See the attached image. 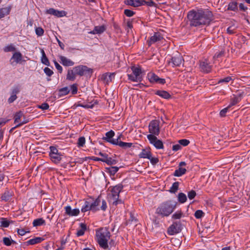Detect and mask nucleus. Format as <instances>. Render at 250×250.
I'll return each mask as SVG.
<instances>
[{
	"label": "nucleus",
	"mask_w": 250,
	"mask_h": 250,
	"mask_svg": "<svg viewBox=\"0 0 250 250\" xmlns=\"http://www.w3.org/2000/svg\"><path fill=\"white\" fill-rule=\"evenodd\" d=\"M190 26L202 27L208 26L213 20L212 12L208 9H198L197 10H191L187 15Z\"/></svg>",
	"instance_id": "obj_1"
},
{
	"label": "nucleus",
	"mask_w": 250,
	"mask_h": 250,
	"mask_svg": "<svg viewBox=\"0 0 250 250\" xmlns=\"http://www.w3.org/2000/svg\"><path fill=\"white\" fill-rule=\"evenodd\" d=\"M101 196L99 195L95 199L93 197L84 199L83 200L84 204L81 208V212L83 213L84 214L85 213L89 211H92V212H95L99 210L100 208L99 206H100V204L101 202Z\"/></svg>",
	"instance_id": "obj_2"
},
{
	"label": "nucleus",
	"mask_w": 250,
	"mask_h": 250,
	"mask_svg": "<svg viewBox=\"0 0 250 250\" xmlns=\"http://www.w3.org/2000/svg\"><path fill=\"white\" fill-rule=\"evenodd\" d=\"M177 203L172 200L162 203L156 209V213L161 217H167L174 211Z\"/></svg>",
	"instance_id": "obj_3"
},
{
	"label": "nucleus",
	"mask_w": 250,
	"mask_h": 250,
	"mask_svg": "<svg viewBox=\"0 0 250 250\" xmlns=\"http://www.w3.org/2000/svg\"><path fill=\"white\" fill-rule=\"evenodd\" d=\"M133 74H127L128 79L132 82H140L143 81L142 74L144 72L140 66L131 67Z\"/></svg>",
	"instance_id": "obj_4"
},
{
	"label": "nucleus",
	"mask_w": 250,
	"mask_h": 250,
	"mask_svg": "<svg viewBox=\"0 0 250 250\" xmlns=\"http://www.w3.org/2000/svg\"><path fill=\"white\" fill-rule=\"evenodd\" d=\"M74 71L77 75L80 76H85L90 78L93 73L92 69L88 67L86 65H79L73 68Z\"/></svg>",
	"instance_id": "obj_5"
},
{
	"label": "nucleus",
	"mask_w": 250,
	"mask_h": 250,
	"mask_svg": "<svg viewBox=\"0 0 250 250\" xmlns=\"http://www.w3.org/2000/svg\"><path fill=\"white\" fill-rule=\"evenodd\" d=\"M160 121L157 120H152L149 124V132L150 134L157 136L159 134L160 129L159 127Z\"/></svg>",
	"instance_id": "obj_6"
},
{
	"label": "nucleus",
	"mask_w": 250,
	"mask_h": 250,
	"mask_svg": "<svg viewBox=\"0 0 250 250\" xmlns=\"http://www.w3.org/2000/svg\"><path fill=\"white\" fill-rule=\"evenodd\" d=\"M147 138L151 144H152L157 149H163L164 145L161 140L157 139V137L152 134H148Z\"/></svg>",
	"instance_id": "obj_7"
},
{
	"label": "nucleus",
	"mask_w": 250,
	"mask_h": 250,
	"mask_svg": "<svg viewBox=\"0 0 250 250\" xmlns=\"http://www.w3.org/2000/svg\"><path fill=\"white\" fill-rule=\"evenodd\" d=\"M111 189V196H112V200L115 198L118 199L120 196V193L122 191L124 186L122 184H119L115 186L110 187Z\"/></svg>",
	"instance_id": "obj_8"
},
{
	"label": "nucleus",
	"mask_w": 250,
	"mask_h": 250,
	"mask_svg": "<svg viewBox=\"0 0 250 250\" xmlns=\"http://www.w3.org/2000/svg\"><path fill=\"white\" fill-rule=\"evenodd\" d=\"M14 195V193L12 189L6 188L4 192L1 194L0 198L1 201H4L5 202H10L12 200V197Z\"/></svg>",
	"instance_id": "obj_9"
},
{
	"label": "nucleus",
	"mask_w": 250,
	"mask_h": 250,
	"mask_svg": "<svg viewBox=\"0 0 250 250\" xmlns=\"http://www.w3.org/2000/svg\"><path fill=\"white\" fill-rule=\"evenodd\" d=\"M65 213L69 216H76L79 214L80 209L79 208L72 209L71 206H67L64 207Z\"/></svg>",
	"instance_id": "obj_10"
},
{
	"label": "nucleus",
	"mask_w": 250,
	"mask_h": 250,
	"mask_svg": "<svg viewBox=\"0 0 250 250\" xmlns=\"http://www.w3.org/2000/svg\"><path fill=\"white\" fill-rule=\"evenodd\" d=\"M22 55L21 53L18 51L16 52L13 54V55L11 58L10 60V64L11 65H14V62H12V60H14V61L16 62V63H21V62H25V60H22Z\"/></svg>",
	"instance_id": "obj_11"
},
{
	"label": "nucleus",
	"mask_w": 250,
	"mask_h": 250,
	"mask_svg": "<svg viewBox=\"0 0 250 250\" xmlns=\"http://www.w3.org/2000/svg\"><path fill=\"white\" fill-rule=\"evenodd\" d=\"M134 7H139L142 5H146L148 6L152 7L155 5V3L152 0H134Z\"/></svg>",
	"instance_id": "obj_12"
},
{
	"label": "nucleus",
	"mask_w": 250,
	"mask_h": 250,
	"mask_svg": "<svg viewBox=\"0 0 250 250\" xmlns=\"http://www.w3.org/2000/svg\"><path fill=\"white\" fill-rule=\"evenodd\" d=\"M46 13L55 16L58 18L62 17L66 15V12L65 11H59L53 8L47 9L46 10Z\"/></svg>",
	"instance_id": "obj_13"
},
{
	"label": "nucleus",
	"mask_w": 250,
	"mask_h": 250,
	"mask_svg": "<svg viewBox=\"0 0 250 250\" xmlns=\"http://www.w3.org/2000/svg\"><path fill=\"white\" fill-rule=\"evenodd\" d=\"M115 135V132L111 130L105 133V136L103 137L102 139L107 142H108L112 145L116 144V141L113 139V137Z\"/></svg>",
	"instance_id": "obj_14"
},
{
	"label": "nucleus",
	"mask_w": 250,
	"mask_h": 250,
	"mask_svg": "<svg viewBox=\"0 0 250 250\" xmlns=\"http://www.w3.org/2000/svg\"><path fill=\"white\" fill-rule=\"evenodd\" d=\"M164 39L163 36L160 32H155L154 35L151 36L149 39L148 45L150 46L151 44L160 41Z\"/></svg>",
	"instance_id": "obj_15"
},
{
	"label": "nucleus",
	"mask_w": 250,
	"mask_h": 250,
	"mask_svg": "<svg viewBox=\"0 0 250 250\" xmlns=\"http://www.w3.org/2000/svg\"><path fill=\"white\" fill-rule=\"evenodd\" d=\"M106 27L104 25L95 26L94 29L89 32L91 34H101L106 30Z\"/></svg>",
	"instance_id": "obj_16"
},
{
	"label": "nucleus",
	"mask_w": 250,
	"mask_h": 250,
	"mask_svg": "<svg viewBox=\"0 0 250 250\" xmlns=\"http://www.w3.org/2000/svg\"><path fill=\"white\" fill-rule=\"evenodd\" d=\"M244 95V92L239 93L237 96L233 95V97L231 98L230 103L229 105L230 107L238 103L241 100Z\"/></svg>",
	"instance_id": "obj_17"
},
{
	"label": "nucleus",
	"mask_w": 250,
	"mask_h": 250,
	"mask_svg": "<svg viewBox=\"0 0 250 250\" xmlns=\"http://www.w3.org/2000/svg\"><path fill=\"white\" fill-rule=\"evenodd\" d=\"M60 62L65 66H72L74 64V62L70 59H67L65 57L60 56Z\"/></svg>",
	"instance_id": "obj_18"
},
{
	"label": "nucleus",
	"mask_w": 250,
	"mask_h": 250,
	"mask_svg": "<svg viewBox=\"0 0 250 250\" xmlns=\"http://www.w3.org/2000/svg\"><path fill=\"white\" fill-rule=\"evenodd\" d=\"M182 57L180 55L177 56L172 57L171 59V62L173 64V67L179 66L183 61Z\"/></svg>",
	"instance_id": "obj_19"
},
{
	"label": "nucleus",
	"mask_w": 250,
	"mask_h": 250,
	"mask_svg": "<svg viewBox=\"0 0 250 250\" xmlns=\"http://www.w3.org/2000/svg\"><path fill=\"white\" fill-rule=\"evenodd\" d=\"M200 67L201 71L206 73L210 72L211 70V66L206 62H201Z\"/></svg>",
	"instance_id": "obj_20"
},
{
	"label": "nucleus",
	"mask_w": 250,
	"mask_h": 250,
	"mask_svg": "<svg viewBox=\"0 0 250 250\" xmlns=\"http://www.w3.org/2000/svg\"><path fill=\"white\" fill-rule=\"evenodd\" d=\"M155 94L165 99H169L171 98V95L167 91L158 90L156 91Z\"/></svg>",
	"instance_id": "obj_21"
},
{
	"label": "nucleus",
	"mask_w": 250,
	"mask_h": 250,
	"mask_svg": "<svg viewBox=\"0 0 250 250\" xmlns=\"http://www.w3.org/2000/svg\"><path fill=\"white\" fill-rule=\"evenodd\" d=\"M115 75V73H105L102 75L101 79L106 81L107 83L111 82L112 79L114 78Z\"/></svg>",
	"instance_id": "obj_22"
},
{
	"label": "nucleus",
	"mask_w": 250,
	"mask_h": 250,
	"mask_svg": "<svg viewBox=\"0 0 250 250\" xmlns=\"http://www.w3.org/2000/svg\"><path fill=\"white\" fill-rule=\"evenodd\" d=\"M119 167L116 166H111L108 167H105V172L108 173L110 176H114L119 169Z\"/></svg>",
	"instance_id": "obj_23"
},
{
	"label": "nucleus",
	"mask_w": 250,
	"mask_h": 250,
	"mask_svg": "<svg viewBox=\"0 0 250 250\" xmlns=\"http://www.w3.org/2000/svg\"><path fill=\"white\" fill-rule=\"evenodd\" d=\"M116 143L114 144V145L119 146L122 148L126 149L127 148L131 147L133 144L131 143H125L122 141H116Z\"/></svg>",
	"instance_id": "obj_24"
},
{
	"label": "nucleus",
	"mask_w": 250,
	"mask_h": 250,
	"mask_svg": "<svg viewBox=\"0 0 250 250\" xmlns=\"http://www.w3.org/2000/svg\"><path fill=\"white\" fill-rule=\"evenodd\" d=\"M11 8L12 6L11 5L7 7L0 8V19L4 17L5 16L9 15Z\"/></svg>",
	"instance_id": "obj_25"
},
{
	"label": "nucleus",
	"mask_w": 250,
	"mask_h": 250,
	"mask_svg": "<svg viewBox=\"0 0 250 250\" xmlns=\"http://www.w3.org/2000/svg\"><path fill=\"white\" fill-rule=\"evenodd\" d=\"M147 77L150 83L152 84L157 83L159 77L155 73L149 72L147 74Z\"/></svg>",
	"instance_id": "obj_26"
},
{
	"label": "nucleus",
	"mask_w": 250,
	"mask_h": 250,
	"mask_svg": "<svg viewBox=\"0 0 250 250\" xmlns=\"http://www.w3.org/2000/svg\"><path fill=\"white\" fill-rule=\"evenodd\" d=\"M76 75H77L73 69H68L66 75V80L70 81H74L76 79Z\"/></svg>",
	"instance_id": "obj_27"
},
{
	"label": "nucleus",
	"mask_w": 250,
	"mask_h": 250,
	"mask_svg": "<svg viewBox=\"0 0 250 250\" xmlns=\"http://www.w3.org/2000/svg\"><path fill=\"white\" fill-rule=\"evenodd\" d=\"M238 3L235 0H231L228 4V10L233 11L234 12L238 10Z\"/></svg>",
	"instance_id": "obj_28"
},
{
	"label": "nucleus",
	"mask_w": 250,
	"mask_h": 250,
	"mask_svg": "<svg viewBox=\"0 0 250 250\" xmlns=\"http://www.w3.org/2000/svg\"><path fill=\"white\" fill-rule=\"evenodd\" d=\"M70 92V89L67 86H65L58 89V98L67 95Z\"/></svg>",
	"instance_id": "obj_29"
},
{
	"label": "nucleus",
	"mask_w": 250,
	"mask_h": 250,
	"mask_svg": "<svg viewBox=\"0 0 250 250\" xmlns=\"http://www.w3.org/2000/svg\"><path fill=\"white\" fill-rule=\"evenodd\" d=\"M186 172L187 169L185 168L178 167V168L175 170L173 175L176 177H180L185 174Z\"/></svg>",
	"instance_id": "obj_30"
},
{
	"label": "nucleus",
	"mask_w": 250,
	"mask_h": 250,
	"mask_svg": "<svg viewBox=\"0 0 250 250\" xmlns=\"http://www.w3.org/2000/svg\"><path fill=\"white\" fill-rule=\"evenodd\" d=\"M41 53H42V58H41V62L43 64L47 65V66H50V63L48 59L47 58L44 51L43 49L41 50Z\"/></svg>",
	"instance_id": "obj_31"
},
{
	"label": "nucleus",
	"mask_w": 250,
	"mask_h": 250,
	"mask_svg": "<svg viewBox=\"0 0 250 250\" xmlns=\"http://www.w3.org/2000/svg\"><path fill=\"white\" fill-rule=\"evenodd\" d=\"M62 155L61 153H58L56 155H50L51 161L56 164H57L60 162L62 160Z\"/></svg>",
	"instance_id": "obj_32"
},
{
	"label": "nucleus",
	"mask_w": 250,
	"mask_h": 250,
	"mask_svg": "<svg viewBox=\"0 0 250 250\" xmlns=\"http://www.w3.org/2000/svg\"><path fill=\"white\" fill-rule=\"evenodd\" d=\"M150 155H152L150 151H147L146 149H143L142 152L139 154L140 158H149Z\"/></svg>",
	"instance_id": "obj_33"
},
{
	"label": "nucleus",
	"mask_w": 250,
	"mask_h": 250,
	"mask_svg": "<svg viewBox=\"0 0 250 250\" xmlns=\"http://www.w3.org/2000/svg\"><path fill=\"white\" fill-rule=\"evenodd\" d=\"M103 162L105 163L108 165L112 166L116 165L118 162V161L117 159L108 156L107 159L103 160Z\"/></svg>",
	"instance_id": "obj_34"
},
{
	"label": "nucleus",
	"mask_w": 250,
	"mask_h": 250,
	"mask_svg": "<svg viewBox=\"0 0 250 250\" xmlns=\"http://www.w3.org/2000/svg\"><path fill=\"white\" fill-rule=\"evenodd\" d=\"M24 117V115L23 113L21 111H19L17 112L14 117V123H20V120L21 117Z\"/></svg>",
	"instance_id": "obj_35"
},
{
	"label": "nucleus",
	"mask_w": 250,
	"mask_h": 250,
	"mask_svg": "<svg viewBox=\"0 0 250 250\" xmlns=\"http://www.w3.org/2000/svg\"><path fill=\"white\" fill-rule=\"evenodd\" d=\"M179 182H175L173 183L172 186L168 190V191L171 193H175L179 189Z\"/></svg>",
	"instance_id": "obj_36"
},
{
	"label": "nucleus",
	"mask_w": 250,
	"mask_h": 250,
	"mask_svg": "<svg viewBox=\"0 0 250 250\" xmlns=\"http://www.w3.org/2000/svg\"><path fill=\"white\" fill-rule=\"evenodd\" d=\"M177 197L178 202L182 204L185 203L187 200L186 195L183 192L179 193Z\"/></svg>",
	"instance_id": "obj_37"
},
{
	"label": "nucleus",
	"mask_w": 250,
	"mask_h": 250,
	"mask_svg": "<svg viewBox=\"0 0 250 250\" xmlns=\"http://www.w3.org/2000/svg\"><path fill=\"white\" fill-rule=\"evenodd\" d=\"M16 49V47L12 43L8 44V45L5 46L3 48V51L5 52H13V51H15Z\"/></svg>",
	"instance_id": "obj_38"
},
{
	"label": "nucleus",
	"mask_w": 250,
	"mask_h": 250,
	"mask_svg": "<svg viewBox=\"0 0 250 250\" xmlns=\"http://www.w3.org/2000/svg\"><path fill=\"white\" fill-rule=\"evenodd\" d=\"M205 214V213L202 210L198 209L195 212L194 216L196 219H200L203 217Z\"/></svg>",
	"instance_id": "obj_39"
},
{
	"label": "nucleus",
	"mask_w": 250,
	"mask_h": 250,
	"mask_svg": "<svg viewBox=\"0 0 250 250\" xmlns=\"http://www.w3.org/2000/svg\"><path fill=\"white\" fill-rule=\"evenodd\" d=\"M49 148L50 150L49 152V156L53 155H56L58 154V153H60L58 152V150L56 146H50Z\"/></svg>",
	"instance_id": "obj_40"
},
{
	"label": "nucleus",
	"mask_w": 250,
	"mask_h": 250,
	"mask_svg": "<svg viewBox=\"0 0 250 250\" xmlns=\"http://www.w3.org/2000/svg\"><path fill=\"white\" fill-rule=\"evenodd\" d=\"M70 89L71 90V94L72 95H75L78 92V84L77 83H74L70 85Z\"/></svg>",
	"instance_id": "obj_41"
},
{
	"label": "nucleus",
	"mask_w": 250,
	"mask_h": 250,
	"mask_svg": "<svg viewBox=\"0 0 250 250\" xmlns=\"http://www.w3.org/2000/svg\"><path fill=\"white\" fill-rule=\"evenodd\" d=\"M94 105V104H92V102H90L89 104H78V106H80L83 107L84 108H92Z\"/></svg>",
	"instance_id": "obj_42"
},
{
	"label": "nucleus",
	"mask_w": 250,
	"mask_h": 250,
	"mask_svg": "<svg viewBox=\"0 0 250 250\" xmlns=\"http://www.w3.org/2000/svg\"><path fill=\"white\" fill-rule=\"evenodd\" d=\"M85 139L84 137H81L78 139L77 145L79 147H83L85 144Z\"/></svg>",
	"instance_id": "obj_43"
},
{
	"label": "nucleus",
	"mask_w": 250,
	"mask_h": 250,
	"mask_svg": "<svg viewBox=\"0 0 250 250\" xmlns=\"http://www.w3.org/2000/svg\"><path fill=\"white\" fill-rule=\"evenodd\" d=\"M124 14L128 17H131L135 14V12L131 10L126 9L124 10Z\"/></svg>",
	"instance_id": "obj_44"
},
{
	"label": "nucleus",
	"mask_w": 250,
	"mask_h": 250,
	"mask_svg": "<svg viewBox=\"0 0 250 250\" xmlns=\"http://www.w3.org/2000/svg\"><path fill=\"white\" fill-rule=\"evenodd\" d=\"M196 195V192L194 190H191L188 193V196L190 200L193 199Z\"/></svg>",
	"instance_id": "obj_45"
},
{
	"label": "nucleus",
	"mask_w": 250,
	"mask_h": 250,
	"mask_svg": "<svg viewBox=\"0 0 250 250\" xmlns=\"http://www.w3.org/2000/svg\"><path fill=\"white\" fill-rule=\"evenodd\" d=\"M183 213L181 211H177L172 216V219H180L182 217Z\"/></svg>",
	"instance_id": "obj_46"
},
{
	"label": "nucleus",
	"mask_w": 250,
	"mask_h": 250,
	"mask_svg": "<svg viewBox=\"0 0 250 250\" xmlns=\"http://www.w3.org/2000/svg\"><path fill=\"white\" fill-rule=\"evenodd\" d=\"M36 34L38 36H42L43 35L44 30L41 27H37L35 29Z\"/></svg>",
	"instance_id": "obj_47"
},
{
	"label": "nucleus",
	"mask_w": 250,
	"mask_h": 250,
	"mask_svg": "<svg viewBox=\"0 0 250 250\" xmlns=\"http://www.w3.org/2000/svg\"><path fill=\"white\" fill-rule=\"evenodd\" d=\"M178 143L181 146H187L189 144L190 142L187 139H181L179 140Z\"/></svg>",
	"instance_id": "obj_48"
},
{
	"label": "nucleus",
	"mask_w": 250,
	"mask_h": 250,
	"mask_svg": "<svg viewBox=\"0 0 250 250\" xmlns=\"http://www.w3.org/2000/svg\"><path fill=\"white\" fill-rule=\"evenodd\" d=\"M27 121H22L21 123H19V124H18L16 126H15L14 127L11 128L10 129V130H9V133H12V132L17 128L19 127H20L21 126V125H23L25 124H26L27 123Z\"/></svg>",
	"instance_id": "obj_49"
},
{
	"label": "nucleus",
	"mask_w": 250,
	"mask_h": 250,
	"mask_svg": "<svg viewBox=\"0 0 250 250\" xmlns=\"http://www.w3.org/2000/svg\"><path fill=\"white\" fill-rule=\"evenodd\" d=\"M231 80H232V79L231 77L230 76H228L227 77H225L223 79H220L219 81H218V83H229V82H230Z\"/></svg>",
	"instance_id": "obj_50"
},
{
	"label": "nucleus",
	"mask_w": 250,
	"mask_h": 250,
	"mask_svg": "<svg viewBox=\"0 0 250 250\" xmlns=\"http://www.w3.org/2000/svg\"><path fill=\"white\" fill-rule=\"evenodd\" d=\"M43 71L46 75L49 77L51 76L54 73L53 71L48 67H45Z\"/></svg>",
	"instance_id": "obj_51"
},
{
	"label": "nucleus",
	"mask_w": 250,
	"mask_h": 250,
	"mask_svg": "<svg viewBox=\"0 0 250 250\" xmlns=\"http://www.w3.org/2000/svg\"><path fill=\"white\" fill-rule=\"evenodd\" d=\"M150 161V163L152 165H155L159 162L158 158H154L152 157V155H150L149 158H148Z\"/></svg>",
	"instance_id": "obj_52"
},
{
	"label": "nucleus",
	"mask_w": 250,
	"mask_h": 250,
	"mask_svg": "<svg viewBox=\"0 0 250 250\" xmlns=\"http://www.w3.org/2000/svg\"><path fill=\"white\" fill-rule=\"evenodd\" d=\"M229 108L230 107L228 106V107L222 109L220 112V116L222 117H225L226 116V113L228 112V110Z\"/></svg>",
	"instance_id": "obj_53"
},
{
	"label": "nucleus",
	"mask_w": 250,
	"mask_h": 250,
	"mask_svg": "<svg viewBox=\"0 0 250 250\" xmlns=\"http://www.w3.org/2000/svg\"><path fill=\"white\" fill-rule=\"evenodd\" d=\"M88 159L93 160L95 161H101L103 162V160L101 159V158L97 157H86L84 158V160L86 161Z\"/></svg>",
	"instance_id": "obj_54"
},
{
	"label": "nucleus",
	"mask_w": 250,
	"mask_h": 250,
	"mask_svg": "<svg viewBox=\"0 0 250 250\" xmlns=\"http://www.w3.org/2000/svg\"><path fill=\"white\" fill-rule=\"evenodd\" d=\"M38 107L43 110H47L49 108V105L46 103H43L41 105L38 106Z\"/></svg>",
	"instance_id": "obj_55"
},
{
	"label": "nucleus",
	"mask_w": 250,
	"mask_h": 250,
	"mask_svg": "<svg viewBox=\"0 0 250 250\" xmlns=\"http://www.w3.org/2000/svg\"><path fill=\"white\" fill-rule=\"evenodd\" d=\"M123 203V201L121 199H119V197H118V199H117L116 198L113 200L112 205L114 206H117L118 204H121Z\"/></svg>",
	"instance_id": "obj_56"
},
{
	"label": "nucleus",
	"mask_w": 250,
	"mask_h": 250,
	"mask_svg": "<svg viewBox=\"0 0 250 250\" xmlns=\"http://www.w3.org/2000/svg\"><path fill=\"white\" fill-rule=\"evenodd\" d=\"M17 95H13V94H11V96L8 99V102L9 104L12 103L17 99Z\"/></svg>",
	"instance_id": "obj_57"
},
{
	"label": "nucleus",
	"mask_w": 250,
	"mask_h": 250,
	"mask_svg": "<svg viewBox=\"0 0 250 250\" xmlns=\"http://www.w3.org/2000/svg\"><path fill=\"white\" fill-rule=\"evenodd\" d=\"M124 3L125 4L127 5H130L133 7H134V0H125L124 1Z\"/></svg>",
	"instance_id": "obj_58"
},
{
	"label": "nucleus",
	"mask_w": 250,
	"mask_h": 250,
	"mask_svg": "<svg viewBox=\"0 0 250 250\" xmlns=\"http://www.w3.org/2000/svg\"><path fill=\"white\" fill-rule=\"evenodd\" d=\"M20 91V88L19 86H15L12 90L11 94L16 95L17 94L19 93Z\"/></svg>",
	"instance_id": "obj_59"
},
{
	"label": "nucleus",
	"mask_w": 250,
	"mask_h": 250,
	"mask_svg": "<svg viewBox=\"0 0 250 250\" xmlns=\"http://www.w3.org/2000/svg\"><path fill=\"white\" fill-rule=\"evenodd\" d=\"M107 208L106 202L104 200H102V205L100 208H99L100 209L103 211H105Z\"/></svg>",
	"instance_id": "obj_60"
},
{
	"label": "nucleus",
	"mask_w": 250,
	"mask_h": 250,
	"mask_svg": "<svg viewBox=\"0 0 250 250\" xmlns=\"http://www.w3.org/2000/svg\"><path fill=\"white\" fill-rule=\"evenodd\" d=\"M181 149H182V146H181L180 144L173 145L172 146V150L174 151H177Z\"/></svg>",
	"instance_id": "obj_61"
},
{
	"label": "nucleus",
	"mask_w": 250,
	"mask_h": 250,
	"mask_svg": "<svg viewBox=\"0 0 250 250\" xmlns=\"http://www.w3.org/2000/svg\"><path fill=\"white\" fill-rule=\"evenodd\" d=\"M239 10L245 12L248 9V7L245 6L243 3H240L239 5Z\"/></svg>",
	"instance_id": "obj_62"
},
{
	"label": "nucleus",
	"mask_w": 250,
	"mask_h": 250,
	"mask_svg": "<svg viewBox=\"0 0 250 250\" xmlns=\"http://www.w3.org/2000/svg\"><path fill=\"white\" fill-rule=\"evenodd\" d=\"M99 155L102 157V158H101L102 160H105L107 159L108 157V155L105 153H103L102 152H100L99 153Z\"/></svg>",
	"instance_id": "obj_63"
},
{
	"label": "nucleus",
	"mask_w": 250,
	"mask_h": 250,
	"mask_svg": "<svg viewBox=\"0 0 250 250\" xmlns=\"http://www.w3.org/2000/svg\"><path fill=\"white\" fill-rule=\"evenodd\" d=\"M224 54H225V51L221 50L219 52H217L215 55V57H216V58H220V57L224 56Z\"/></svg>",
	"instance_id": "obj_64"
}]
</instances>
